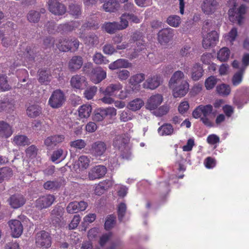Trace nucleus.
Here are the masks:
<instances>
[{"instance_id": "nucleus-9", "label": "nucleus", "mask_w": 249, "mask_h": 249, "mask_svg": "<svg viewBox=\"0 0 249 249\" xmlns=\"http://www.w3.org/2000/svg\"><path fill=\"white\" fill-rule=\"evenodd\" d=\"M55 200L54 195L48 194L40 196L36 201V206L39 209H46L51 206Z\"/></svg>"}, {"instance_id": "nucleus-12", "label": "nucleus", "mask_w": 249, "mask_h": 249, "mask_svg": "<svg viewBox=\"0 0 249 249\" xmlns=\"http://www.w3.org/2000/svg\"><path fill=\"white\" fill-rule=\"evenodd\" d=\"M107 169L104 165H97L92 167L89 172V178L93 180L103 178L107 173Z\"/></svg>"}, {"instance_id": "nucleus-38", "label": "nucleus", "mask_w": 249, "mask_h": 249, "mask_svg": "<svg viewBox=\"0 0 249 249\" xmlns=\"http://www.w3.org/2000/svg\"><path fill=\"white\" fill-rule=\"evenodd\" d=\"M27 114L31 118H35L41 113L40 107L37 105L30 106L26 110Z\"/></svg>"}, {"instance_id": "nucleus-32", "label": "nucleus", "mask_w": 249, "mask_h": 249, "mask_svg": "<svg viewBox=\"0 0 249 249\" xmlns=\"http://www.w3.org/2000/svg\"><path fill=\"white\" fill-rule=\"evenodd\" d=\"M38 80L41 84L48 85L51 79L50 71L45 69H41L38 71Z\"/></svg>"}, {"instance_id": "nucleus-36", "label": "nucleus", "mask_w": 249, "mask_h": 249, "mask_svg": "<svg viewBox=\"0 0 249 249\" xmlns=\"http://www.w3.org/2000/svg\"><path fill=\"white\" fill-rule=\"evenodd\" d=\"M13 142L18 145L24 146L31 143L30 139L25 135H16L13 138Z\"/></svg>"}, {"instance_id": "nucleus-46", "label": "nucleus", "mask_w": 249, "mask_h": 249, "mask_svg": "<svg viewBox=\"0 0 249 249\" xmlns=\"http://www.w3.org/2000/svg\"><path fill=\"white\" fill-rule=\"evenodd\" d=\"M58 43V39H55L53 37L49 36L46 37L43 41V46L45 49H50L51 48L56 49L54 48L56 43Z\"/></svg>"}, {"instance_id": "nucleus-31", "label": "nucleus", "mask_w": 249, "mask_h": 249, "mask_svg": "<svg viewBox=\"0 0 249 249\" xmlns=\"http://www.w3.org/2000/svg\"><path fill=\"white\" fill-rule=\"evenodd\" d=\"M46 12L45 8H40L39 11L31 10L27 15L28 20L32 23H37L40 19L41 14H44Z\"/></svg>"}, {"instance_id": "nucleus-52", "label": "nucleus", "mask_w": 249, "mask_h": 249, "mask_svg": "<svg viewBox=\"0 0 249 249\" xmlns=\"http://www.w3.org/2000/svg\"><path fill=\"white\" fill-rule=\"evenodd\" d=\"M231 91V89L229 85L222 84L219 85V95L223 96L229 95Z\"/></svg>"}, {"instance_id": "nucleus-11", "label": "nucleus", "mask_w": 249, "mask_h": 249, "mask_svg": "<svg viewBox=\"0 0 249 249\" xmlns=\"http://www.w3.org/2000/svg\"><path fill=\"white\" fill-rule=\"evenodd\" d=\"M63 135H54L47 137L44 141V144L48 150L53 149L57 144L64 141Z\"/></svg>"}, {"instance_id": "nucleus-20", "label": "nucleus", "mask_w": 249, "mask_h": 249, "mask_svg": "<svg viewBox=\"0 0 249 249\" xmlns=\"http://www.w3.org/2000/svg\"><path fill=\"white\" fill-rule=\"evenodd\" d=\"M9 225L11 231V235L13 237L17 238L21 235L23 228L20 221L16 219L12 220L9 221Z\"/></svg>"}, {"instance_id": "nucleus-27", "label": "nucleus", "mask_w": 249, "mask_h": 249, "mask_svg": "<svg viewBox=\"0 0 249 249\" xmlns=\"http://www.w3.org/2000/svg\"><path fill=\"white\" fill-rule=\"evenodd\" d=\"M83 64V58L80 56H73L70 60L68 67L71 71H76L80 69Z\"/></svg>"}, {"instance_id": "nucleus-51", "label": "nucleus", "mask_w": 249, "mask_h": 249, "mask_svg": "<svg viewBox=\"0 0 249 249\" xmlns=\"http://www.w3.org/2000/svg\"><path fill=\"white\" fill-rule=\"evenodd\" d=\"M230 51L227 47H223L219 51V60L225 61L230 56Z\"/></svg>"}, {"instance_id": "nucleus-55", "label": "nucleus", "mask_w": 249, "mask_h": 249, "mask_svg": "<svg viewBox=\"0 0 249 249\" xmlns=\"http://www.w3.org/2000/svg\"><path fill=\"white\" fill-rule=\"evenodd\" d=\"M90 162L89 159L86 156L82 155L78 159V165L79 166L83 169H87Z\"/></svg>"}, {"instance_id": "nucleus-43", "label": "nucleus", "mask_w": 249, "mask_h": 249, "mask_svg": "<svg viewBox=\"0 0 249 249\" xmlns=\"http://www.w3.org/2000/svg\"><path fill=\"white\" fill-rule=\"evenodd\" d=\"M244 71L245 69H241L233 75L232 78V83L233 86H237L242 82Z\"/></svg>"}, {"instance_id": "nucleus-28", "label": "nucleus", "mask_w": 249, "mask_h": 249, "mask_svg": "<svg viewBox=\"0 0 249 249\" xmlns=\"http://www.w3.org/2000/svg\"><path fill=\"white\" fill-rule=\"evenodd\" d=\"M5 33L3 31L0 30V38L1 40V43L5 47H8L10 46H15L17 43L15 35H9L5 36Z\"/></svg>"}, {"instance_id": "nucleus-59", "label": "nucleus", "mask_w": 249, "mask_h": 249, "mask_svg": "<svg viewBox=\"0 0 249 249\" xmlns=\"http://www.w3.org/2000/svg\"><path fill=\"white\" fill-rule=\"evenodd\" d=\"M132 118L133 115L128 109L123 111L120 114V119L122 122H126Z\"/></svg>"}, {"instance_id": "nucleus-49", "label": "nucleus", "mask_w": 249, "mask_h": 249, "mask_svg": "<svg viewBox=\"0 0 249 249\" xmlns=\"http://www.w3.org/2000/svg\"><path fill=\"white\" fill-rule=\"evenodd\" d=\"M117 26L119 30L125 29L128 26V21L126 17V14L124 13L120 17V22H117Z\"/></svg>"}, {"instance_id": "nucleus-42", "label": "nucleus", "mask_w": 249, "mask_h": 249, "mask_svg": "<svg viewBox=\"0 0 249 249\" xmlns=\"http://www.w3.org/2000/svg\"><path fill=\"white\" fill-rule=\"evenodd\" d=\"M118 5L116 0H110L103 4V8L107 12H113L118 8Z\"/></svg>"}, {"instance_id": "nucleus-34", "label": "nucleus", "mask_w": 249, "mask_h": 249, "mask_svg": "<svg viewBox=\"0 0 249 249\" xmlns=\"http://www.w3.org/2000/svg\"><path fill=\"white\" fill-rule=\"evenodd\" d=\"M202 67L198 63L195 64L192 70L191 77L194 81L198 80L203 75Z\"/></svg>"}, {"instance_id": "nucleus-14", "label": "nucleus", "mask_w": 249, "mask_h": 249, "mask_svg": "<svg viewBox=\"0 0 249 249\" xmlns=\"http://www.w3.org/2000/svg\"><path fill=\"white\" fill-rule=\"evenodd\" d=\"M217 38V33L215 30H212L211 32L208 33L204 36L202 45L205 49L215 46L216 44Z\"/></svg>"}, {"instance_id": "nucleus-50", "label": "nucleus", "mask_w": 249, "mask_h": 249, "mask_svg": "<svg viewBox=\"0 0 249 249\" xmlns=\"http://www.w3.org/2000/svg\"><path fill=\"white\" fill-rule=\"evenodd\" d=\"M7 76L5 75H0V90L4 91L9 90L11 87L8 84Z\"/></svg>"}, {"instance_id": "nucleus-30", "label": "nucleus", "mask_w": 249, "mask_h": 249, "mask_svg": "<svg viewBox=\"0 0 249 249\" xmlns=\"http://www.w3.org/2000/svg\"><path fill=\"white\" fill-rule=\"evenodd\" d=\"M113 182L110 179H106L100 182L95 187V193L100 196L112 186Z\"/></svg>"}, {"instance_id": "nucleus-21", "label": "nucleus", "mask_w": 249, "mask_h": 249, "mask_svg": "<svg viewBox=\"0 0 249 249\" xmlns=\"http://www.w3.org/2000/svg\"><path fill=\"white\" fill-rule=\"evenodd\" d=\"M71 85L73 88L82 89L87 85L86 78L81 75L76 74L71 78Z\"/></svg>"}, {"instance_id": "nucleus-15", "label": "nucleus", "mask_w": 249, "mask_h": 249, "mask_svg": "<svg viewBox=\"0 0 249 249\" xmlns=\"http://www.w3.org/2000/svg\"><path fill=\"white\" fill-rule=\"evenodd\" d=\"M107 149V144L102 141H97L91 145L90 152L96 156H101L104 154Z\"/></svg>"}, {"instance_id": "nucleus-16", "label": "nucleus", "mask_w": 249, "mask_h": 249, "mask_svg": "<svg viewBox=\"0 0 249 249\" xmlns=\"http://www.w3.org/2000/svg\"><path fill=\"white\" fill-rule=\"evenodd\" d=\"M88 207L87 202L81 201L80 202L73 201L70 202L67 207V211L69 213H77L79 211H83Z\"/></svg>"}, {"instance_id": "nucleus-3", "label": "nucleus", "mask_w": 249, "mask_h": 249, "mask_svg": "<svg viewBox=\"0 0 249 249\" xmlns=\"http://www.w3.org/2000/svg\"><path fill=\"white\" fill-rule=\"evenodd\" d=\"M66 101L64 93L60 89H56L52 93L48 100V105L53 108L62 107Z\"/></svg>"}, {"instance_id": "nucleus-45", "label": "nucleus", "mask_w": 249, "mask_h": 249, "mask_svg": "<svg viewBox=\"0 0 249 249\" xmlns=\"http://www.w3.org/2000/svg\"><path fill=\"white\" fill-rule=\"evenodd\" d=\"M143 101L139 98H137L131 101L129 103V108L133 111L140 109L143 105Z\"/></svg>"}, {"instance_id": "nucleus-63", "label": "nucleus", "mask_w": 249, "mask_h": 249, "mask_svg": "<svg viewBox=\"0 0 249 249\" xmlns=\"http://www.w3.org/2000/svg\"><path fill=\"white\" fill-rule=\"evenodd\" d=\"M204 164L207 168L211 169L216 166V160L211 157H208L205 159Z\"/></svg>"}, {"instance_id": "nucleus-26", "label": "nucleus", "mask_w": 249, "mask_h": 249, "mask_svg": "<svg viewBox=\"0 0 249 249\" xmlns=\"http://www.w3.org/2000/svg\"><path fill=\"white\" fill-rule=\"evenodd\" d=\"M13 133L12 126L4 121H0V137L7 139Z\"/></svg>"}, {"instance_id": "nucleus-29", "label": "nucleus", "mask_w": 249, "mask_h": 249, "mask_svg": "<svg viewBox=\"0 0 249 249\" xmlns=\"http://www.w3.org/2000/svg\"><path fill=\"white\" fill-rule=\"evenodd\" d=\"M132 66V64L128 60L125 59H118L111 63L108 68L111 70H116L119 68H128Z\"/></svg>"}, {"instance_id": "nucleus-40", "label": "nucleus", "mask_w": 249, "mask_h": 249, "mask_svg": "<svg viewBox=\"0 0 249 249\" xmlns=\"http://www.w3.org/2000/svg\"><path fill=\"white\" fill-rule=\"evenodd\" d=\"M102 28L108 34H112L114 33L117 30H119L117 26V22H106Z\"/></svg>"}, {"instance_id": "nucleus-5", "label": "nucleus", "mask_w": 249, "mask_h": 249, "mask_svg": "<svg viewBox=\"0 0 249 249\" xmlns=\"http://www.w3.org/2000/svg\"><path fill=\"white\" fill-rule=\"evenodd\" d=\"M52 238L50 234L45 231H41L36 235V246L43 249H48L51 247Z\"/></svg>"}, {"instance_id": "nucleus-57", "label": "nucleus", "mask_w": 249, "mask_h": 249, "mask_svg": "<svg viewBox=\"0 0 249 249\" xmlns=\"http://www.w3.org/2000/svg\"><path fill=\"white\" fill-rule=\"evenodd\" d=\"M38 152V148L35 145H31L26 150L25 153L26 156L30 158H35Z\"/></svg>"}, {"instance_id": "nucleus-33", "label": "nucleus", "mask_w": 249, "mask_h": 249, "mask_svg": "<svg viewBox=\"0 0 249 249\" xmlns=\"http://www.w3.org/2000/svg\"><path fill=\"white\" fill-rule=\"evenodd\" d=\"M189 84L186 81L181 82V84L173 89V95L175 98L184 96L187 92Z\"/></svg>"}, {"instance_id": "nucleus-23", "label": "nucleus", "mask_w": 249, "mask_h": 249, "mask_svg": "<svg viewBox=\"0 0 249 249\" xmlns=\"http://www.w3.org/2000/svg\"><path fill=\"white\" fill-rule=\"evenodd\" d=\"M217 0H204L201 5L202 10L206 14L214 13L217 6Z\"/></svg>"}, {"instance_id": "nucleus-37", "label": "nucleus", "mask_w": 249, "mask_h": 249, "mask_svg": "<svg viewBox=\"0 0 249 249\" xmlns=\"http://www.w3.org/2000/svg\"><path fill=\"white\" fill-rule=\"evenodd\" d=\"M91 111L92 107L90 105H83L79 108V116L81 118H87L89 117Z\"/></svg>"}, {"instance_id": "nucleus-39", "label": "nucleus", "mask_w": 249, "mask_h": 249, "mask_svg": "<svg viewBox=\"0 0 249 249\" xmlns=\"http://www.w3.org/2000/svg\"><path fill=\"white\" fill-rule=\"evenodd\" d=\"M12 175V170L9 167H4L0 169V183L4 179L9 178Z\"/></svg>"}, {"instance_id": "nucleus-8", "label": "nucleus", "mask_w": 249, "mask_h": 249, "mask_svg": "<svg viewBox=\"0 0 249 249\" xmlns=\"http://www.w3.org/2000/svg\"><path fill=\"white\" fill-rule=\"evenodd\" d=\"M19 50L18 55L20 56L21 58H24L27 61H34L37 52L36 48L33 46H29L26 47L21 46Z\"/></svg>"}, {"instance_id": "nucleus-35", "label": "nucleus", "mask_w": 249, "mask_h": 249, "mask_svg": "<svg viewBox=\"0 0 249 249\" xmlns=\"http://www.w3.org/2000/svg\"><path fill=\"white\" fill-rule=\"evenodd\" d=\"M158 131L161 136L171 135L174 133V128L171 124L165 123L159 127Z\"/></svg>"}, {"instance_id": "nucleus-22", "label": "nucleus", "mask_w": 249, "mask_h": 249, "mask_svg": "<svg viewBox=\"0 0 249 249\" xmlns=\"http://www.w3.org/2000/svg\"><path fill=\"white\" fill-rule=\"evenodd\" d=\"M91 73V80L95 84L101 82L107 76L106 72L100 67L93 69Z\"/></svg>"}, {"instance_id": "nucleus-47", "label": "nucleus", "mask_w": 249, "mask_h": 249, "mask_svg": "<svg viewBox=\"0 0 249 249\" xmlns=\"http://www.w3.org/2000/svg\"><path fill=\"white\" fill-rule=\"evenodd\" d=\"M13 107V104L7 98L0 100V112L3 111H9L12 109Z\"/></svg>"}, {"instance_id": "nucleus-13", "label": "nucleus", "mask_w": 249, "mask_h": 249, "mask_svg": "<svg viewBox=\"0 0 249 249\" xmlns=\"http://www.w3.org/2000/svg\"><path fill=\"white\" fill-rule=\"evenodd\" d=\"M7 202L11 208L18 209L25 203L26 198L20 194H15L10 196Z\"/></svg>"}, {"instance_id": "nucleus-2", "label": "nucleus", "mask_w": 249, "mask_h": 249, "mask_svg": "<svg viewBox=\"0 0 249 249\" xmlns=\"http://www.w3.org/2000/svg\"><path fill=\"white\" fill-rule=\"evenodd\" d=\"M79 41L74 37H68L58 39L56 43V48L62 52H68L73 49L76 50L79 47Z\"/></svg>"}, {"instance_id": "nucleus-1", "label": "nucleus", "mask_w": 249, "mask_h": 249, "mask_svg": "<svg viewBox=\"0 0 249 249\" xmlns=\"http://www.w3.org/2000/svg\"><path fill=\"white\" fill-rule=\"evenodd\" d=\"M128 140L125 134L116 135L113 140V147L118 149L120 152V156L123 159H129L131 155V152L127 146Z\"/></svg>"}, {"instance_id": "nucleus-19", "label": "nucleus", "mask_w": 249, "mask_h": 249, "mask_svg": "<svg viewBox=\"0 0 249 249\" xmlns=\"http://www.w3.org/2000/svg\"><path fill=\"white\" fill-rule=\"evenodd\" d=\"M173 36L174 30L171 28H165L159 32L158 40L161 44L167 43L172 39Z\"/></svg>"}, {"instance_id": "nucleus-48", "label": "nucleus", "mask_w": 249, "mask_h": 249, "mask_svg": "<svg viewBox=\"0 0 249 249\" xmlns=\"http://www.w3.org/2000/svg\"><path fill=\"white\" fill-rule=\"evenodd\" d=\"M97 91V88L95 86H91L85 89L84 95L88 100H91L95 96Z\"/></svg>"}, {"instance_id": "nucleus-58", "label": "nucleus", "mask_w": 249, "mask_h": 249, "mask_svg": "<svg viewBox=\"0 0 249 249\" xmlns=\"http://www.w3.org/2000/svg\"><path fill=\"white\" fill-rule=\"evenodd\" d=\"M145 79V75L143 73H139L131 77L130 83L131 85H135L142 82Z\"/></svg>"}, {"instance_id": "nucleus-60", "label": "nucleus", "mask_w": 249, "mask_h": 249, "mask_svg": "<svg viewBox=\"0 0 249 249\" xmlns=\"http://www.w3.org/2000/svg\"><path fill=\"white\" fill-rule=\"evenodd\" d=\"M83 26L85 28L94 30L97 29L99 27V22L96 20V18L88 20L83 25Z\"/></svg>"}, {"instance_id": "nucleus-64", "label": "nucleus", "mask_w": 249, "mask_h": 249, "mask_svg": "<svg viewBox=\"0 0 249 249\" xmlns=\"http://www.w3.org/2000/svg\"><path fill=\"white\" fill-rule=\"evenodd\" d=\"M117 77L121 81L126 80L130 76V72L128 70H122L118 71L116 73Z\"/></svg>"}, {"instance_id": "nucleus-25", "label": "nucleus", "mask_w": 249, "mask_h": 249, "mask_svg": "<svg viewBox=\"0 0 249 249\" xmlns=\"http://www.w3.org/2000/svg\"><path fill=\"white\" fill-rule=\"evenodd\" d=\"M123 88V85L120 83L109 84L106 89L103 91L105 95L109 96H115L117 93Z\"/></svg>"}, {"instance_id": "nucleus-54", "label": "nucleus", "mask_w": 249, "mask_h": 249, "mask_svg": "<svg viewBox=\"0 0 249 249\" xmlns=\"http://www.w3.org/2000/svg\"><path fill=\"white\" fill-rule=\"evenodd\" d=\"M217 80L216 77L211 76L206 79L205 86L207 89L210 90L213 89L217 83Z\"/></svg>"}, {"instance_id": "nucleus-41", "label": "nucleus", "mask_w": 249, "mask_h": 249, "mask_svg": "<svg viewBox=\"0 0 249 249\" xmlns=\"http://www.w3.org/2000/svg\"><path fill=\"white\" fill-rule=\"evenodd\" d=\"M66 157V154H64V150L61 148H59L53 152L51 159L53 162H55L60 159H61L60 160H64Z\"/></svg>"}, {"instance_id": "nucleus-10", "label": "nucleus", "mask_w": 249, "mask_h": 249, "mask_svg": "<svg viewBox=\"0 0 249 249\" xmlns=\"http://www.w3.org/2000/svg\"><path fill=\"white\" fill-rule=\"evenodd\" d=\"M48 4L50 12L55 15H62L66 12L65 5L57 0H49Z\"/></svg>"}, {"instance_id": "nucleus-7", "label": "nucleus", "mask_w": 249, "mask_h": 249, "mask_svg": "<svg viewBox=\"0 0 249 249\" xmlns=\"http://www.w3.org/2000/svg\"><path fill=\"white\" fill-rule=\"evenodd\" d=\"M213 106L211 105H200L195 109L192 115L196 119H201L202 116H208L210 114L215 116L216 111H213Z\"/></svg>"}, {"instance_id": "nucleus-6", "label": "nucleus", "mask_w": 249, "mask_h": 249, "mask_svg": "<svg viewBox=\"0 0 249 249\" xmlns=\"http://www.w3.org/2000/svg\"><path fill=\"white\" fill-rule=\"evenodd\" d=\"M247 7L244 4L240 5L235 12L233 9H230L229 11L230 20L237 21L239 25H241L243 23Z\"/></svg>"}, {"instance_id": "nucleus-56", "label": "nucleus", "mask_w": 249, "mask_h": 249, "mask_svg": "<svg viewBox=\"0 0 249 249\" xmlns=\"http://www.w3.org/2000/svg\"><path fill=\"white\" fill-rule=\"evenodd\" d=\"M184 77V74L183 72L181 71H177L175 72L170 80L169 83L172 84H178Z\"/></svg>"}, {"instance_id": "nucleus-17", "label": "nucleus", "mask_w": 249, "mask_h": 249, "mask_svg": "<svg viewBox=\"0 0 249 249\" xmlns=\"http://www.w3.org/2000/svg\"><path fill=\"white\" fill-rule=\"evenodd\" d=\"M66 183V180L63 178H59L53 180H49L43 184V187L46 190L55 191L64 186Z\"/></svg>"}, {"instance_id": "nucleus-44", "label": "nucleus", "mask_w": 249, "mask_h": 249, "mask_svg": "<svg viewBox=\"0 0 249 249\" xmlns=\"http://www.w3.org/2000/svg\"><path fill=\"white\" fill-rule=\"evenodd\" d=\"M85 43L93 46L98 44L99 40L98 36L94 34L88 35L84 39Z\"/></svg>"}, {"instance_id": "nucleus-24", "label": "nucleus", "mask_w": 249, "mask_h": 249, "mask_svg": "<svg viewBox=\"0 0 249 249\" xmlns=\"http://www.w3.org/2000/svg\"><path fill=\"white\" fill-rule=\"evenodd\" d=\"M162 96L159 94L151 96L146 103V108L149 110H154L158 107L162 102Z\"/></svg>"}, {"instance_id": "nucleus-62", "label": "nucleus", "mask_w": 249, "mask_h": 249, "mask_svg": "<svg viewBox=\"0 0 249 249\" xmlns=\"http://www.w3.org/2000/svg\"><path fill=\"white\" fill-rule=\"evenodd\" d=\"M116 217L113 215H109L107 218L105 228L106 230H109L112 228L115 224Z\"/></svg>"}, {"instance_id": "nucleus-18", "label": "nucleus", "mask_w": 249, "mask_h": 249, "mask_svg": "<svg viewBox=\"0 0 249 249\" xmlns=\"http://www.w3.org/2000/svg\"><path fill=\"white\" fill-rule=\"evenodd\" d=\"M160 79V75H151L148 77L143 83V87L146 89H155L160 86L161 82Z\"/></svg>"}, {"instance_id": "nucleus-53", "label": "nucleus", "mask_w": 249, "mask_h": 249, "mask_svg": "<svg viewBox=\"0 0 249 249\" xmlns=\"http://www.w3.org/2000/svg\"><path fill=\"white\" fill-rule=\"evenodd\" d=\"M167 22L170 26L177 27H178L180 23V18L178 16H171L168 18Z\"/></svg>"}, {"instance_id": "nucleus-61", "label": "nucleus", "mask_w": 249, "mask_h": 249, "mask_svg": "<svg viewBox=\"0 0 249 249\" xmlns=\"http://www.w3.org/2000/svg\"><path fill=\"white\" fill-rule=\"evenodd\" d=\"M70 12L71 14L78 17L81 14V7L79 5L71 4L69 6Z\"/></svg>"}, {"instance_id": "nucleus-4", "label": "nucleus", "mask_w": 249, "mask_h": 249, "mask_svg": "<svg viewBox=\"0 0 249 249\" xmlns=\"http://www.w3.org/2000/svg\"><path fill=\"white\" fill-rule=\"evenodd\" d=\"M116 114V109L114 107L98 108L94 111L92 119L96 122H100L106 118H111Z\"/></svg>"}]
</instances>
